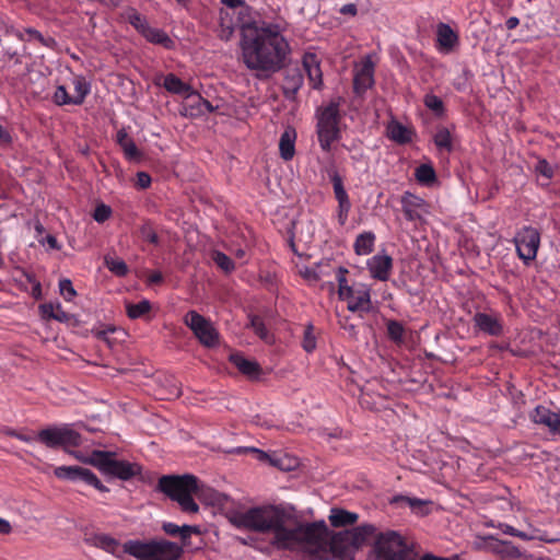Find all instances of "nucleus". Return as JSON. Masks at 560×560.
I'll return each mask as SVG.
<instances>
[{
    "mask_svg": "<svg viewBox=\"0 0 560 560\" xmlns=\"http://www.w3.org/2000/svg\"><path fill=\"white\" fill-rule=\"evenodd\" d=\"M74 456L83 464L95 467L104 476L115 477L125 481L136 477L141 478V465L125 459H116L115 453L110 451H93L86 457L74 453Z\"/></svg>",
    "mask_w": 560,
    "mask_h": 560,
    "instance_id": "obj_6",
    "label": "nucleus"
},
{
    "mask_svg": "<svg viewBox=\"0 0 560 560\" xmlns=\"http://www.w3.org/2000/svg\"><path fill=\"white\" fill-rule=\"evenodd\" d=\"M104 264L106 268L117 277H125L129 272L128 265L125 260L112 256H106L104 259Z\"/></svg>",
    "mask_w": 560,
    "mask_h": 560,
    "instance_id": "obj_39",
    "label": "nucleus"
},
{
    "mask_svg": "<svg viewBox=\"0 0 560 560\" xmlns=\"http://www.w3.org/2000/svg\"><path fill=\"white\" fill-rule=\"evenodd\" d=\"M162 529L165 534L172 537H179L182 540V544L186 546L188 544V539L192 534H199L200 530L197 526L192 525H182L179 526L176 523L173 522H164L162 524Z\"/></svg>",
    "mask_w": 560,
    "mask_h": 560,
    "instance_id": "obj_26",
    "label": "nucleus"
},
{
    "mask_svg": "<svg viewBox=\"0 0 560 560\" xmlns=\"http://www.w3.org/2000/svg\"><path fill=\"white\" fill-rule=\"evenodd\" d=\"M433 30L434 24L429 19L418 25V33H430ZM435 35H456V31L450 24L440 22L435 25Z\"/></svg>",
    "mask_w": 560,
    "mask_h": 560,
    "instance_id": "obj_35",
    "label": "nucleus"
},
{
    "mask_svg": "<svg viewBox=\"0 0 560 560\" xmlns=\"http://www.w3.org/2000/svg\"><path fill=\"white\" fill-rule=\"evenodd\" d=\"M376 236L373 232L359 234L354 241V252L359 256L370 255L374 250Z\"/></svg>",
    "mask_w": 560,
    "mask_h": 560,
    "instance_id": "obj_33",
    "label": "nucleus"
},
{
    "mask_svg": "<svg viewBox=\"0 0 560 560\" xmlns=\"http://www.w3.org/2000/svg\"><path fill=\"white\" fill-rule=\"evenodd\" d=\"M458 46V37H436L435 49L448 54Z\"/></svg>",
    "mask_w": 560,
    "mask_h": 560,
    "instance_id": "obj_47",
    "label": "nucleus"
},
{
    "mask_svg": "<svg viewBox=\"0 0 560 560\" xmlns=\"http://www.w3.org/2000/svg\"><path fill=\"white\" fill-rule=\"evenodd\" d=\"M298 133L292 127H287L281 133L279 141V152L283 161H291L295 155V142Z\"/></svg>",
    "mask_w": 560,
    "mask_h": 560,
    "instance_id": "obj_25",
    "label": "nucleus"
},
{
    "mask_svg": "<svg viewBox=\"0 0 560 560\" xmlns=\"http://www.w3.org/2000/svg\"><path fill=\"white\" fill-rule=\"evenodd\" d=\"M26 280L28 283L32 284V294L34 298H39L42 294V287L40 283L36 280L35 276L33 273H26Z\"/></svg>",
    "mask_w": 560,
    "mask_h": 560,
    "instance_id": "obj_56",
    "label": "nucleus"
},
{
    "mask_svg": "<svg viewBox=\"0 0 560 560\" xmlns=\"http://www.w3.org/2000/svg\"><path fill=\"white\" fill-rule=\"evenodd\" d=\"M330 550L337 560H354L358 549L343 538L340 533H337L331 539Z\"/></svg>",
    "mask_w": 560,
    "mask_h": 560,
    "instance_id": "obj_23",
    "label": "nucleus"
},
{
    "mask_svg": "<svg viewBox=\"0 0 560 560\" xmlns=\"http://www.w3.org/2000/svg\"><path fill=\"white\" fill-rule=\"evenodd\" d=\"M136 187L139 189H148L151 186L152 178L149 173L140 171L136 175Z\"/></svg>",
    "mask_w": 560,
    "mask_h": 560,
    "instance_id": "obj_52",
    "label": "nucleus"
},
{
    "mask_svg": "<svg viewBox=\"0 0 560 560\" xmlns=\"http://www.w3.org/2000/svg\"><path fill=\"white\" fill-rule=\"evenodd\" d=\"M539 233L533 226L522 228L514 235V245H516L517 255L525 264L534 260L539 246Z\"/></svg>",
    "mask_w": 560,
    "mask_h": 560,
    "instance_id": "obj_14",
    "label": "nucleus"
},
{
    "mask_svg": "<svg viewBox=\"0 0 560 560\" xmlns=\"http://www.w3.org/2000/svg\"><path fill=\"white\" fill-rule=\"evenodd\" d=\"M44 240H46V243L49 245L50 248L60 249V245L55 236L48 235Z\"/></svg>",
    "mask_w": 560,
    "mask_h": 560,
    "instance_id": "obj_64",
    "label": "nucleus"
},
{
    "mask_svg": "<svg viewBox=\"0 0 560 560\" xmlns=\"http://www.w3.org/2000/svg\"><path fill=\"white\" fill-rule=\"evenodd\" d=\"M92 544L113 555L117 553L121 547L118 540L106 534L94 535L92 537Z\"/></svg>",
    "mask_w": 560,
    "mask_h": 560,
    "instance_id": "obj_36",
    "label": "nucleus"
},
{
    "mask_svg": "<svg viewBox=\"0 0 560 560\" xmlns=\"http://www.w3.org/2000/svg\"><path fill=\"white\" fill-rule=\"evenodd\" d=\"M501 529L503 530V533L509 534V535L514 536V537H520L523 540H527L528 539V536L525 533H523V532H521V530H518V529H516V528H514V527H512V526H510L508 524L501 525Z\"/></svg>",
    "mask_w": 560,
    "mask_h": 560,
    "instance_id": "obj_57",
    "label": "nucleus"
},
{
    "mask_svg": "<svg viewBox=\"0 0 560 560\" xmlns=\"http://www.w3.org/2000/svg\"><path fill=\"white\" fill-rule=\"evenodd\" d=\"M303 73L296 70H289L283 80V94L287 97H294L303 85Z\"/></svg>",
    "mask_w": 560,
    "mask_h": 560,
    "instance_id": "obj_28",
    "label": "nucleus"
},
{
    "mask_svg": "<svg viewBox=\"0 0 560 560\" xmlns=\"http://www.w3.org/2000/svg\"><path fill=\"white\" fill-rule=\"evenodd\" d=\"M52 100L58 106L71 105V104L74 105L73 94H68V92L63 85H59L56 88Z\"/></svg>",
    "mask_w": 560,
    "mask_h": 560,
    "instance_id": "obj_48",
    "label": "nucleus"
},
{
    "mask_svg": "<svg viewBox=\"0 0 560 560\" xmlns=\"http://www.w3.org/2000/svg\"><path fill=\"white\" fill-rule=\"evenodd\" d=\"M58 479L68 481H82L102 493H108L109 489L100 480L96 474L81 466H59L54 471Z\"/></svg>",
    "mask_w": 560,
    "mask_h": 560,
    "instance_id": "obj_13",
    "label": "nucleus"
},
{
    "mask_svg": "<svg viewBox=\"0 0 560 560\" xmlns=\"http://www.w3.org/2000/svg\"><path fill=\"white\" fill-rule=\"evenodd\" d=\"M393 267L394 260L387 255H375L368 260V269L371 277L381 282L388 280Z\"/></svg>",
    "mask_w": 560,
    "mask_h": 560,
    "instance_id": "obj_20",
    "label": "nucleus"
},
{
    "mask_svg": "<svg viewBox=\"0 0 560 560\" xmlns=\"http://www.w3.org/2000/svg\"><path fill=\"white\" fill-rule=\"evenodd\" d=\"M138 234L140 240L147 241L153 245L159 244V236L154 229V224L151 220H145L142 222L138 229Z\"/></svg>",
    "mask_w": 560,
    "mask_h": 560,
    "instance_id": "obj_40",
    "label": "nucleus"
},
{
    "mask_svg": "<svg viewBox=\"0 0 560 560\" xmlns=\"http://www.w3.org/2000/svg\"><path fill=\"white\" fill-rule=\"evenodd\" d=\"M301 346L306 353H312L316 348L315 328L312 324H307L303 331Z\"/></svg>",
    "mask_w": 560,
    "mask_h": 560,
    "instance_id": "obj_44",
    "label": "nucleus"
},
{
    "mask_svg": "<svg viewBox=\"0 0 560 560\" xmlns=\"http://www.w3.org/2000/svg\"><path fill=\"white\" fill-rule=\"evenodd\" d=\"M241 60L258 78L281 71L288 61L290 47L285 37H241Z\"/></svg>",
    "mask_w": 560,
    "mask_h": 560,
    "instance_id": "obj_2",
    "label": "nucleus"
},
{
    "mask_svg": "<svg viewBox=\"0 0 560 560\" xmlns=\"http://www.w3.org/2000/svg\"><path fill=\"white\" fill-rule=\"evenodd\" d=\"M122 550L137 560H178L183 555V546L165 539L128 540Z\"/></svg>",
    "mask_w": 560,
    "mask_h": 560,
    "instance_id": "obj_8",
    "label": "nucleus"
},
{
    "mask_svg": "<svg viewBox=\"0 0 560 560\" xmlns=\"http://www.w3.org/2000/svg\"><path fill=\"white\" fill-rule=\"evenodd\" d=\"M386 137L395 143L406 144L411 143L415 137L412 127L405 126L396 118H393L386 124Z\"/></svg>",
    "mask_w": 560,
    "mask_h": 560,
    "instance_id": "obj_22",
    "label": "nucleus"
},
{
    "mask_svg": "<svg viewBox=\"0 0 560 560\" xmlns=\"http://www.w3.org/2000/svg\"><path fill=\"white\" fill-rule=\"evenodd\" d=\"M330 180L332 184L334 195L338 202L337 206V220L339 225H345L348 221L349 213L351 210V201L348 195V191L342 184V177L339 176L337 172H334L330 175Z\"/></svg>",
    "mask_w": 560,
    "mask_h": 560,
    "instance_id": "obj_17",
    "label": "nucleus"
},
{
    "mask_svg": "<svg viewBox=\"0 0 560 560\" xmlns=\"http://www.w3.org/2000/svg\"><path fill=\"white\" fill-rule=\"evenodd\" d=\"M150 43L159 45L165 49H173L175 42L173 37H148Z\"/></svg>",
    "mask_w": 560,
    "mask_h": 560,
    "instance_id": "obj_55",
    "label": "nucleus"
},
{
    "mask_svg": "<svg viewBox=\"0 0 560 560\" xmlns=\"http://www.w3.org/2000/svg\"><path fill=\"white\" fill-rule=\"evenodd\" d=\"M535 172L538 175L544 176L547 180H550L553 176V167L547 160H538L535 165Z\"/></svg>",
    "mask_w": 560,
    "mask_h": 560,
    "instance_id": "obj_50",
    "label": "nucleus"
},
{
    "mask_svg": "<svg viewBox=\"0 0 560 560\" xmlns=\"http://www.w3.org/2000/svg\"><path fill=\"white\" fill-rule=\"evenodd\" d=\"M59 291L66 301H71L77 295V291L71 283V280L62 279L59 281Z\"/></svg>",
    "mask_w": 560,
    "mask_h": 560,
    "instance_id": "obj_49",
    "label": "nucleus"
},
{
    "mask_svg": "<svg viewBox=\"0 0 560 560\" xmlns=\"http://www.w3.org/2000/svg\"><path fill=\"white\" fill-rule=\"evenodd\" d=\"M150 310L151 303L148 300H142L137 304L128 303L126 305L127 314L131 319H137L147 315L150 312Z\"/></svg>",
    "mask_w": 560,
    "mask_h": 560,
    "instance_id": "obj_42",
    "label": "nucleus"
},
{
    "mask_svg": "<svg viewBox=\"0 0 560 560\" xmlns=\"http://www.w3.org/2000/svg\"><path fill=\"white\" fill-rule=\"evenodd\" d=\"M183 322L202 346L213 348L220 343V332L213 327L209 318L196 310L187 311Z\"/></svg>",
    "mask_w": 560,
    "mask_h": 560,
    "instance_id": "obj_11",
    "label": "nucleus"
},
{
    "mask_svg": "<svg viewBox=\"0 0 560 560\" xmlns=\"http://www.w3.org/2000/svg\"><path fill=\"white\" fill-rule=\"evenodd\" d=\"M250 326L260 338H265V336L268 335V330L266 329L260 317L253 316L250 319Z\"/></svg>",
    "mask_w": 560,
    "mask_h": 560,
    "instance_id": "obj_54",
    "label": "nucleus"
},
{
    "mask_svg": "<svg viewBox=\"0 0 560 560\" xmlns=\"http://www.w3.org/2000/svg\"><path fill=\"white\" fill-rule=\"evenodd\" d=\"M12 530L11 524L9 521L0 518V534L8 535Z\"/></svg>",
    "mask_w": 560,
    "mask_h": 560,
    "instance_id": "obj_62",
    "label": "nucleus"
},
{
    "mask_svg": "<svg viewBox=\"0 0 560 560\" xmlns=\"http://www.w3.org/2000/svg\"><path fill=\"white\" fill-rule=\"evenodd\" d=\"M156 490L176 501L184 513L196 514L199 505L194 497L199 491V479L195 475H162Z\"/></svg>",
    "mask_w": 560,
    "mask_h": 560,
    "instance_id": "obj_4",
    "label": "nucleus"
},
{
    "mask_svg": "<svg viewBox=\"0 0 560 560\" xmlns=\"http://www.w3.org/2000/svg\"><path fill=\"white\" fill-rule=\"evenodd\" d=\"M375 63L371 56H365L359 66L354 69L353 75V93L358 97H362L366 91L375 84L374 79Z\"/></svg>",
    "mask_w": 560,
    "mask_h": 560,
    "instance_id": "obj_15",
    "label": "nucleus"
},
{
    "mask_svg": "<svg viewBox=\"0 0 560 560\" xmlns=\"http://www.w3.org/2000/svg\"><path fill=\"white\" fill-rule=\"evenodd\" d=\"M386 334L389 339L400 343L404 340L405 328L401 323L392 319L386 323Z\"/></svg>",
    "mask_w": 560,
    "mask_h": 560,
    "instance_id": "obj_46",
    "label": "nucleus"
},
{
    "mask_svg": "<svg viewBox=\"0 0 560 560\" xmlns=\"http://www.w3.org/2000/svg\"><path fill=\"white\" fill-rule=\"evenodd\" d=\"M129 22L135 26V28L140 33H145L147 31V21L139 13L132 10L128 15Z\"/></svg>",
    "mask_w": 560,
    "mask_h": 560,
    "instance_id": "obj_51",
    "label": "nucleus"
},
{
    "mask_svg": "<svg viewBox=\"0 0 560 560\" xmlns=\"http://www.w3.org/2000/svg\"><path fill=\"white\" fill-rule=\"evenodd\" d=\"M423 103L435 117L441 118L445 115V104L443 100L435 96V94H427L423 98Z\"/></svg>",
    "mask_w": 560,
    "mask_h": 560,
    "instance_id": "obj_41",
    "label": "nucleus"
},
{
    "mask_svg": "<svg viewBox=\"0 0 560 560\" xmlns=\"http://www.w3.org/2000/svg\"><path fill=\"white\" fill-rule=\"evenodd\" d=\"M549 431L553 434H560V411L556 413L553 423Z\"/></svg>",
    "mask_w": 560,
    "mask_h": 560,
    "instance_id": "obj_61",
    "label": "nucleus"
},
{
    "mask_svg": "<svg viewBox=\"0 0 560 560\" xmlns=\"http://www.w3.org/2000/svg\"><path fill=\"white\" fill-rule=\"evenodd\" d=\"M400 205L405 219L416 228L422 225L425 222V215L430 213L429 203L408 190L401 195Z\"/></svg>",
    "mask_w": 560,
    "mask_h": 560,
    "instance_id": "obj_12",
    "label": "nucleus"
},
{
    "mask_svg": "<svg viewBox=\"0 0 560 560\" xmlns=\"http://www.w3.org/2000/svg\"><path fill=\"white\" fill-rule=\"evenodd\" d=\"M116 143L121 147L127 160L136 161L140 159L141 153L139 149L125 129H120L116 132Z\"/></svg>",
    "mask_w": 560,
    "mask_h": 560,
    "instance_id": "obj_29",
    "label": "nucleus"
},
{
    "mask_svg": "<svg viewBox=\"0 0 560 560\" xmlns=\"http://www.w3.org/2000/svg\"><path fill=\"white\" fill-rule=\"evenodd\" d=\"M148 282L151 285H160L163 282V276L160 271H152L149 275Z\"/></svg>",
    "mask_w": 560,
    "mask_h": 560,
    "instance_id": "obj_59",
    "label": "nucleus"
},
{
    "mask_svg": "<svg viewBox=\"0 0 560 560\" xmlns=\"http://www.w3.org/2000/svg\"><path fill=\"white\" fill-rule=\"evenodd\" d=\"M345 103L342 96H335L315 112L317 117V142L325 152L331 150V144L340 139L339 124L342 121L340 107Z\"/></svg>",
    "mask_w": 560,
    "mask_h": 560,
    "instance_id": "obj_7",
    "label": "nucleus"
},
{
    "mask_svg": "<svg viewBox=\"0 0 560 560\" xmlns=\"http://www.w3.org/2000/svg\"><path fill=\"white\" fill-rule=\"evenodd\" d=\"M433 143L438 150L451 153L454 149L451 130L445 126H438L433 136Z\"/></svg>",
    "mask_w": 560,
    "mask_h": 560,
    "instance_id": "obj_32",
    "label": "nucleus"
},
{
    "mask_svg": "<svg viewBox=\"0 0 560 560\" xmlns=\"http://www.w3.org/2000/svg\"><path fill=\"white\" fill-rule=\"evenodd\" d=\"M339 533L342 534L343 537L357 549L364 544H370L372 540L374 541L378 535L376 533V527L373 524H361L352 529H346Z\"/></svg>",
    "mask_w": 560,
    "mask_h": 560,
    "instance_id": "obj_19",
    "label": "nucleus"
},
{
    "mask_svg": "<svg viewBox=\"0 0 560 560\" xmlns=\"http://www.w3.org/2000/svg\"><path fill=\"white\" fill-rule=\"evenodd\" d=\"M348 273L349 270L343 266H339L336 270L338 299L347 303L348 311L363 317L373 311L372 289L370 284L360 282L349 284Z\"/></svg>",
    "mask_w": 560,
    "mask_h": 560,
    "instance_id": "obj_5",
    "label": "nucleus"
},
{
    "mask_svg": "<svg viewBox=\"0 0 560 560\" xmlns=\"http://www.w3.org/2000/svg\"><path fill=\"white\" fill-rule=\"evenodd\" d=\"M39 311L43 318L56 319L60 323L66 322L68 318L67 313L61 310L60 305L55 306L52 304H42L39 306Z\"/></svg>",
    "mask_w": 560,
    "mask_h": 560,
    "instance_id": "obj_37",
    "label": "nucleus"
},
{
    "mask_svg": "<svg viewBox=\"0 0 560 560\" xmlns=\"http://www.w3.org/2000/svg\"><path fill=\"white\" fill-rule=\"evenodd\" d=\"M211 259L226 273H231L235 268L234 261L220 250H213L211 254Z\"/></svg>",
    "mask_w": 560,
    "mask_h": 560,
    "instance_id": "obj_45",
    "label": "nucleus"
},
{
    "mask_svg": "<svg viewBox=\"0 0 560 560\" xmlns=\"http://www.w3.org/2000/svg\"><path fill=\"white\" fill-rule=\"evenodd\" d=\"M472 322L475 328L486 335L499 337L504 334L503 316L498 311L476 312Z\"/></svg>",
    "mask_w": 560,
    "mask_h": 560,
    "instance_id": "obj_16",
    "label": "nucleus"
},
{
    "mask_svg": "<svg viewBox=\"0 0 560 560\" xmlns=\"http://www.w3.org/2000/svg\"><path fill=\"white\" fill-rule=\"evenodd\" d=\"M212 112L213 106L208 100L202 97L200 93L192 90L187 96H184V103L180 112L183 116L196 118L205 115L206 113Z\"/></svg>",
    "mask_w": 560,
    "mask_h": 560,
    "instance_id": "obj_18",
    "label": "nucleus"
},
{
    "mask_svg": "<svg viewBox=\"0 0 560 560\" xmlns=\"http://www.w3.org/2000/svg\"><path fill=\"white\" fill-rule=\"evenodd\" d=\"M229 521L236 528L257 533H272V544L281 549L315 546L322 538V530L315 524L289 526L290 515L278 505H261L246 511H231Z\"/></svg>",
    "mask_w": 560,
    "mask_h": 560,
    "instance_id": "obj_1",
    "label": "nucleus"
},
{
    "mask_svg": "<svg viewBox=\"0 0 560 560\" xmlns=\"http://www.w3.org/2000/svg\"><path fill=\"white\" fill-rule=\"evenodd\" d=\"M303 277L310 282H317L320 279L316 271L311 268L305 269V271L303 272Z\"/></svg>",
    "mask_w": 560,
    "mask_h": 560,
    "instance_id": "obj_60",
    "label": "nucleus"
},
{
    "mask_svg": "<svg viewBox=\"0 0 560 560\" xmlns=\"http://www.w3.org/2000/svg\"><path fill=\"white\" fill-rule=\"evenodd\" d=\"M36 440L48 448L79 447L82 444L81 434L69 427H47L37 432Z\"/></svg>",
    "mask_w": 560,
    "mask_h": 560,
    "instance_id": "obj_10",
    "label": "nucleus"
},
{
    "mask_svg": "<svg viewBox=\"0 0 560 560\" xmlns=\"http://www.w3.org/2000/svg\"><path fill=\"white\" fill-rule=\"evenodd\" d=\"M247 452H254L257 454V458L259 460H268L269 463H271L272 465H278V459L276 458H271L270 455L268 453H265L264 451H259V448H246Z\"/></svg>",
    "mask_w": 560,
    "mask_h": 560,
    "instance_id": "obj_58",
    "label": "nucleus"
},
{
    "mask_svg": "<svg viewBox=\"0 0 560 560\" xmlns=\"http://www.w3.org/2000/svg\"><path fill=\"white\" fill-rule=\"evenodd\" d=\"M303 69L307 74L308 83L313 90H322L323 72L318 57L313 52H305L303 56Z\"/></svg>",
    "mask_w": 560,
    "mask_h": 560,
    "instance_id": "obj_21",
    "label": "nucleus"
},
{
    "mask_svg": "<svg viewBox=\"0 0 560 560\" xmlns=\"http://www.w3.org/2000/svg\"><path fill=\"white\" fill-rule=\"evenodd\" d=\"M358 518L359 516L357 513L338 508L331 509L329 515L330 525L334 527H346L353 525L358 522Z\"/></svg>",
    "mask_w": 560,
    "mask_h": 560,
    "instance_id": "obj_31",
    "label": "nucleus"
},
{
    "mask_svg": "<svg viewBox=\"0 0 560 560\" xmlns=\"http://www.w3.org/2000/svg\"><path fill=\"white\" fill-rule=\"evenodd\" d=\"M162 86L166 92L179 95L180 97L188 95V93L194 90L189 84L182 81L175 73L165 74Z\"/></svg>",
    "mask_w": 560,
    "mask_h": 560,
    "instance_id": "obj_27",
    "label": "nucleus"
},
{
    "mask_svg": "<svg viewBox=\"0 0 560 560\" xmlns=\"http://www.w3.org/2000/svg\"><path fill=\"white\" fill-rule=\"evenodd\" d=\"M494 550L504 559H517L522 555L521 550L516 546L506 541H498L494 546Z\"/></svg>",
    "mask_w": 560,
    "mask_h": 560,
    "instance_id": "obj_43",
    "label": "nucleus"
},
{
    "mask_svg": "<svg viewBox=\"0 0 560 560\" xmlns=\"http://www.w3.org/2000/svg\"><path fill=\"white\" fill-rule=\"evenodd\" d=\"M416 180L424 186H431L436 180L435 171L432 165L422 164L416 168Z\"/></svg>",
    "mask_w": 560,
    "mask_h": 560,
    "instance_id": "obj_38",
    "label": "nucleus"
},
{
    "mask_svg": "<svg viewBox=\"0 0 560 560\" xmlns=\"http://www.w3.org/2000/svg\"><path fill=\"white\" fill-rule=\"evenodd\" d=\"M229 7L221 11L220 25L228 35H281L291 32L289 23L282 18H276L270 22L253 12L250 8L243 5L242 0H221Z\"/></svg>",
    "mask_w": 560,
    "mask_h": 560,
    "instance_id": "obj_3",
    "label": "nucleus"
},
{
    "mask_svg": "<svg viewBox=\"0 0 560 560\" xmlns=\"http://www.w3.org/2000/svg\"><path fill=\"white\" fill-rule=\"evenodd\" d=\"M417 551L399 533H378L372 545L369 560H416Z\"/></svg>",
    "mask_w": 560,
    "mask_h": 560,
    "instance_id": "obj_9",
    "label": "nucleus"
},
{
    "mask_svg": "<svg viewBox=\"0 0 560 560\" xmlns=\"http://www.w3.org/2000/svg\"><path fill=\"white\" fill-rule=\"evenodd\" d=\"M74 86V105H81L90 94V83L82 74H75L72 79Z\"/></svg>",
    "mask_w": 560,
    "mask_h": 560,
    "instance_id": "obj_34",
    "label": "nucleus"
},
{
    "mask_svg": "<svg viewBox=\"0 0 560 560\" xmlns=\"http://www.w3.org/2000/svg\"><path fill=\"white\" fill-rule=\"evenodd\" d=\"M112 210L106 205L102 203L94 209V219L102 223L110 217Z\"/></svg>",
    "mask_w": 560,
    "mask_h": 560,
    "instance_id": "obj_53",
    "label": "nucleus"
},
{
    "mask_svg": "<svg viewBox=\"0 0 560 560\" xmlns=\"http://www.w3.org/2000/svg\"><path fill=\"white\" fill-rule=\"evenodd\" d=\"M341 13L343 14H351V15H355L357 14V7L355 4H346L341 8L340 10Z\"/></svg>",
    "mask_w": 560,
    "mask_h": 560,
    "instance_id": "obj_63",
    "label": "nucleus"
},
{
    "mask_svg": "<svg viewBox=\"0 0 560 560\" xmlns=\"http://www.w3.org/2000/svg\"><path fill=\"white\" fill-rule=\"evenodd\" d=\"M555 411L545 405H537L529 413V419L537 425H544L545 428H551L553 419L556 417Z\"/></svg>",
    "mask_w": 560,
    "mask_h": 560,
    "instance_id": "obj_30",
    "label": "nucleus"
},
{
    "mask_svg": "<svg viewBox=\"0 0 560 560\" xmlns=\"http://www.w3.org/2000/svg\"><path fill=\"white\" fill-rule=\"evenodd\" d=\"M230 362L241 374H244L250 380H257L261 374V369L256 361L249 360L241 354H230Z\"/></svg>",
    "mask_w": 560,
    "mask_h": 560,
    "instance_id": "obj_24",
    "label": "nucleus"
}]
</instances>
